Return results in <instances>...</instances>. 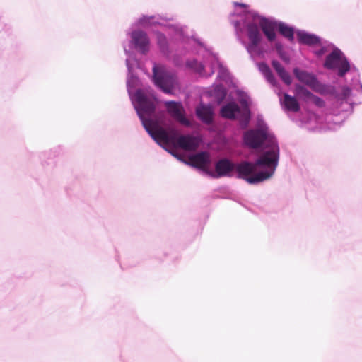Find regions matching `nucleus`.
I'll return each instance as SVG.
<instances>
[{
	"instance_id": "obj_6",
	"label": "nucleus",
	"mask_w": 362,
	"mask_h": 362,
	"mask_svg": "<svg viewBox=\"0 0 362 362\" xmlns=\"http://www.w3.org/2000/svg\"><path fill=\"white\" fill-rule=\"evenodd\" d=\"M323 66L327 70L335 71L339 77H344L349 73L352 78L346 86L351 88V92L356 91L357 93L362 94V83L358 70L354 65H351L345 54L338 47H334L330 53L327 55Z\"/></svg>"
},
{
	"instance_id": "obj_5",
	"label": "nucleus",
	"mask_w": 362,
	"mask_h": 362,
	"mask_svg": "<svg viewBox=\"0 0 362 362\" xmlns=\"http://www.w3.org/2000/svg\"><path fill=\"white\" fill-rule=\"evenodd\" d=\"M164 28L169 30L170 42L167 36L160 31L155 33L156 45L160 54L167 59H172L175 66L180 65V57L189 50L192 39L188 33L187 26L180 23H165Z\"/></svg>"
},
{
	"instance_id": "obj_7",
	"label": "nucleus",
	"mask_w": 362,
	"mask_h": 362,
	"mask_svg": "<svg viewBox=\"0 0 362 362\" xmlns=\"http://www.w3.org/2000/svg\"><path fill=\"white\" fill-rule=\"evenodd\" d=\"M187 69L192 70L202 77L211 76L216 69H218V78L229 87H235L233 77L228 70L219 62L218 57L209 53L204 63L198 62L196 59H187L185 62Z\"/></svg>"
},
{
	"instance_id": "obj_27",
	"label": "nucleus",
	"mask_w": 362,
	"mask_h": 362,
	"mask_svg": "<svg viewBox=\"0 0 362 362\" xmlns=\"http://www.w3.org/2000/svg\"><path fill=\"white\" fill-rule=\"evenodd\" d=\"M202 156H205V153L202 152Z\"/></svg>"
},
{
	"instance_id": "obj_18",
	"label": "nucleus",
	"mask_w": 362,
	"mask_h": 362,
	"mask_svg": "<svg viewBox=\"0 0 362 362\" xmlns=\"http://www.w3.org/2000/svg\"><path fill=\"white\" fill-rule=\"evenodd\" d=\"M272 66L274 69L276 71L279 77L282 80V81L287 86H289L292 83V79L290 74L285 69V68L281 64V63L277 60L272 61Z\"/></svg>"
},
{
	"instance_id": "obj_25",
	"label": "nucleus",
	"mask_w": 362,
	"mask_h": 362,
	"mask_svg": "<svg viewBox=\"0 0 362 362\" xmlns=\"http://www.w3.org/2000/svg\"><path fill=\"white\" fill-rule=\"evenodd\" d=\"M62 151V148L61 146H57L51 149L49 152V153L53 156H56L59 155Z\"/></svg>"
},
{
	"instance_id": "obj_13",
	"label": "nucleus",
	"mask_w": 362,
	"mask_h": 362,
	"mask_svg": "<svg viewBox=\"0 0 362 362\" xmlns=\"http://www.w3.org/2000/svg\"><path fill=\"white\" fill-rule=\"evenodd\" d=\"M165 106L168 113L181 124L189 125V121L186 118L182 105L180 103L170 100L165 102Z\"/></svg>"
},
{
	"instance_id": "obj_17",
	"label": "nucleus",
	"mask_w": 362,
	"mask_h": 362,
	"mask_svg": "<svg viewBox=\"0 0 362 362\" xmlns=\"http://www.w3.org/2000/svg\"><path fill=\"white\" fill-rule=\"evenodd\" d=\"M272 66L274 69L276 71L279 77L282 80V81L287 86H289L292 83V79L290 74L285 69V68L281 64V63L277 60L272 61Z\"/></svg>"
},
{
	"instance_id": "obj_11",
	"label": "nucleus",
	"mask_w": 362,
	"mask_h": 362,
	"mask_svg": "<svg viewBox=\"0 0 362 362\" xmlns=\"http://www.w3.org/2000/svg\"><path fill=\"white\" fill-rule=\"evenodd\" d=\"M355 95H356L355 93H354L350 91V96H349V99H350L351 102L352 103V104H351V110H350V111H341V112H340L339 113H334V112H332L330 111V110H329V108L328 107V98L329 97L327 95H324L325 97H326V101H325L323 99H322L319 96H317V95L313 94V96H311L310 102H312L313 104H315L318 107H326L327 112L329 115H334L335 117L339 116L340 117V119L334 120V122L336 123V124H341L342 122L344 121V119L349 115H350L353 112L354 105L361 103V102L356 103V101L354 100V98Z\"/></svg>"
},
{
	"instance_id": "obj_2",
	"label": "nucleus",
	"mask_w": 362,
	"mask_h": 362,
	"mask_svg": "<svg viewBox=\"0 0 362 362\" xmlns=\"http://www.w3.org/2000/svg\"><path fill=\"white\" fill-rule=\"evenodd\" d=\"M124 52L127 55L126 65L128 71L127 78V92L134 108L146 132L155 142L175 157H177V156L165 146V144L170 140L176 141L180 147L187 150L197 148L199 145L198 139L192 135L180 134L175 129H172L170 133L163 129L158 133L153 130L155 121L152 117L156 111V103L152 98L148 96L141 89L139 88L134 92V90L139 85V79L134 73V68L138 66V62L134 54L125 47Z\"/></svg>"
},
{
	"instance_id": "obj_8",
	"label": "nucleus",
	"mask_w": 362,
	"mask_h": 362,
	"mask_svg": "<svg viewBox=\"0 0 362 362\" xmlns=\"http://www.w3.org/2000/svg\"><path fill=\"white\" fill-rule=\"evenodd\" d=\"M152 81L154 85L163 93L173 95L180 87V80L175 71L166 65L153 63Z\"/></svg>"
},
{
	"instance_id": "obj_1",
	"label": "nucleus",
	"mask_w": 362,
	"mask_h": 362,
	"mask_svg": "<svg viewBox=\"0 0 362 362\" xmlns=\"http://www.w3.org/2000/svg\"><path fill=\"white\" fill-rule=\"evenodd\" d=\"M243 139L246 146L258 151V157L253 162L243 161L236 166L229 159H221L216 163L214 177H231L235 169L238 177L251 185L271 179L279 165L280 149L276 138L262 115H257L255 127L245 132Z\"/></svg>"
},
{
	"instance_id": "obj_24",
	"label": "nucleus",
	"mask_w": 362,
	"mask_h": 362,
	"mask_svg": "<svg viewBox=\"0 0 362 362\" xmlns=\"http://www.w3.org/2000/svg\"><path fill=\"white\" fill-rule=\"evenodd\" d=\"M279 57L281 58V59L282 61H284V62L286 63H289L290 62V58L287 55V54L286 53V52L284 50L282 52H280L279 53H277Z\"/></svg>"
},
{
	"instance_id": "obj_21",
	"label": "nucleus",
	"mask_w": 362,
	"mask_h": 362,
	"mask_svg": "<svg viewBox=\"0 0 362 362\" xmlns=\"http://www.w3.org/2000/svg\"><path fill=\"white\" fill-rule=\"evenodd\" d=\"M294 94L297 98L305 102H310L311 96H313L312 92L300 84L295 85Z\"/></svg>"
},
{
	"instance_id": "obj_10",
	"label": "nucleus",
	"mask_w": 362,
	"mask_h": 362,
	"mask_svg": "<svg viewBox=\"0 0 362 362\" xmlns=\"http://www.w3.org/2000/svg\"><path fill=\"white\" fill-rule=\"evenodd\" d=\"M130 37L129 45L142 54H146L150 49V39L146 32L140 29H134L127 32Z\"/></svg>"
},
{
	"instance_id": "obj_4",
	"label": "nucleus",
	"mask_w": 362,
	"mask_h": 362,
	"mask_svg": "<svg viewBox=\"0 0 362 362\" xmlns=\"http://www.w3.org/2000/svg\"><path fill=\"white\" fill-rule=\"evenodd\" d=\"M293 74L299 82L306 85L314 92L321 95H327L328 107L332 112L339 113L341 111L351 110L352 103L349 97V86H341L337 88L333 84L322 83L315 74L298 67L293 69Z\"/></svg>"
},
{
	"instance_id": "obj_22",
	"label": "nucleus",
	"mask_w": 362,
	"mask_h": 362,
	"mask_svg": "<svg viewBox=\"0 0 362 362\" xmlns=\"http://www.w3.org/2000/svg\"><path fill=\"white\" fill-rule=\"evenodd\" d=\"M227 95V90L221 84H216L214 86L213 95L216 99L218 103L223 101Z\"/></svg>"
},
{
	"instance_id": "obj_20",
	"label": "nucleus",
	"mask_w": 362,
	"mask_h": 362,
	"mask_svg": "<svg viewBox=\"0 0 362 362\" xmlns=\"http://www.w3.org/2000/svg\"><path fill=\"white\" fill-rule=\"evenodd\" d=\"M258 68L259 71L264 75L265 79L267 81L268 83H269L274 87L278 86L279 83L276 78L272 72L269 66L266 63H259Z\"/></svg>"
},
{
	"instance_id": "obj_14",
	"label": "nucleus",
	"mask_w": 362,
	"mask_h": 362,
	"mask_svg": "<svg viewBox=\"0 0 362 362\" xmlns=\"http://www.w3.org/2000/svg\"><path fill=\"white\" fill-rule=\"evenodd\" d=\"M196 115L203 123L210 125L214 121V110L211 105L200 103L196 107Z\"/></svg>"
},
{
	"instance_id": "obj_19",
	"label": "nucleus",
	"mask_w": 362,
	"mask_h": 362,
	"mask_svg": "<svg viewBox=\"0 0 362 362\" xmlns=\"http://www.w3.org/2000/svg\"><path fill=\"white\" fill-rule=\"evenodd\" d=\"M277 30L284 37L286 38L289 42L294 41V28L282 22L278 21Z\"/></svg>"
},
{
	"instance_id": "obj_9",
	"label": "nucleus",
	"mask_w": 362,
	"mask_h": 362,
	"mask_svg": "<svg viewBox=\"0 0 362 362\" xmlns=\"http://www.w3.org/2000/svg\"><path fill=\"white\" fill-rule=\"evenodd\" d=\"M242 109L235 103L230 102L224 105L221 109V115L223 117L240 120L242 127H247L250 119V110L249 108V98L242 91L238 93Z\"/></svg>"
},
{
	"instance_id": "obj_15",
	"label": "nucleus",
	"mask_w": 362,
	"mask_h": 362,
	"mask_svg": "<svg viewBox=\"0 0 362 362\" xmlns=\"http://www.w3.org/2000/svg\"><path fill=\"white\" fill-rule=\"evenodd\" d=\"M280 103L285 110L296 112L300 109V104L296 95L291 96L284 93L283 98H280Z\"/></svg>"
},
{
	"instance_id": "obj_3",
	"label": "nucleus",
	"mask_w": 362,
	"mask_h": 362,
	"mask_svg": "<svg viewBox=\"0 0 362 362\" xmlns=\"http://www.w3.org/2000/svg\"><path fill=\"white\" fill-rule=\"evenodd\" d=\"M233 4L235 10L229 19L238 39L252 59L263 56L264 49L260 45L262 35L259 28L269 42H274L278 21L260 16L256 11L250 9L247 4L238 2H233Z\"/></svg>"
},
{
	"instance_id": "obj_23",
	"label": "nucleus",
	"mask_w": 362,
	"mask_h": 362,
	"mask_svg": "<svg viewBox=\"0 0 362 362\" xmlns=\"http://www.w3.org/2000/svg\"><path fill=\"white\" fill-rule=\"evenodd\" d=\"M317 45H320V47L317 49L314 50V54L317 57H321L327 52L332 51L333 49V47H335L332 43H328L327 42H322V39L320 40V44H318Z\"/></svg>"
},
{
	"instance_id": "obj_16",
	"label": "nucleus",
	"mask_w": 362,
	"mask_h": 362,
	"mask_svg": "<svg viewBox=\"0 0 362 362\" xmlns=\"http://www.w3.org/2000/svg\"><path fill=\"white\" fill-rule=\"evenodd\" d=\"M298 42L308 46H315L320 44L321 38L313 33L305 30H298L296 32Z\"/></svg>"
},
{
	"instance_id": "obj_12",
	"label": "nucleus",
	"mask_w": 362,
	"mask_h": 362,
	"mask_svg": "<svg viewBox=\"0 0 362 362\" xmlns=\"http://www.w3.org/2000/svg\"><path fill=\"white\" fill-rule=\"evenodd\" d=\"M170 18H168L165 16L161 15H142L137 19H136L132 24V28H149L153 25H159L164 27V23L162 21H170Z\"/></svg>"
},
{
	"instance_id": "obj_26",
	"label": "nucleus",
	"mask_w": 362,
	"mask_h": 362,
	"mask_svg": "<svg viewBox=\"0 0 362 362\" xmlns=\"http://www.w3.org/2000/svg\"><path fill=\"white\" fill-rule=\"evenodd\" d=\"M274 47L277 53L284 51V46L280 42H276Z\"/></svg>"
}]
</instances>
